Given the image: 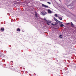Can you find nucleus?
Masks as SVG:
<instances>
[{"instance_id": "39448f33", "label": "nucleus", "mask_w": 76, "mask_h": 76, "mask_svg": "<svg viewBox=\"0 0 76 76\" xmlns=\"http://www.w3.org/2000/svg\"><path fill=\"white\" fill-rule=\"evenodd\" d=\"M71 25L72 27H74V25H73V23H72V22H71Z\"/></svg>"}, {"instance_id": "f257e3e1", "label": "nucleus", "mask_w": 76, "mask_h": 76, "mask_svg": "<svg viewBox=\"0 0 76 76\" xmlns=\"http://www.w3.org/2000/svg\"><path fill=\"white\" fill-rule=\"evenodd\" d=\"M41 13V15H42L43 16H44L46 14H47V13H46L45 12H42Z\"/></svg>"}, {"instance_id": "0eeeda50", "label": "nucleus", "mask_w": 76, "mask_h": 76, "mask_svg": "<svg viewBox=\"0 0 76 76\" xmlns=\"http://www.w3.org/2000/svg\"><path fill=\"white\" fill-rule=\"evenodd\" d=\"M60 26L61 27H63V26H64V25L63 24H61L60 25Z\"/></svg>"}, {"instance_id": "6ab92c4d", "label": "nucleus", "mask_w": 76, "mask_h": 76, "mask_svg": "<svg viewBox=\"0 0 76 76\" xmlns=\"http://www.w3.org/2000/svg\"><path fill=\"white\" fill-rule=\"evenodd\" d=\"M70 6H68V7H69Z\"/></svg>"}, {"instance_id": "f8f14e48", "label": "nucleus", "mask_w": 76, "mask_h": 76, "mask_svg": "<svg viewBox=\"0 0 76 76\" xmlns=\"http://www.w3.org/2000/svg\"><path fill=\"white\" fill-rule=\"evenodd\" d=\"M42 7H45V6H46V5H45L43 4H42Z\"/></svg>"}, {"instance_id": "f03ea898", "label": "nucleus", "mask_w": 76, "mask_h": 76, "mask_svg": "<svg viewBox=\"0 0 76 76\" xmlns=\"http://www.w3.org/2000/svg\"><path fill=\"white\" fill-rule=\"evenodd\" d=\"M51 22V21H47L46 23L47 25H50V23Z\"/></svg>"}, {"instance_id": "20e7f679", "label": "nucleus", "mask_w": 76, "mask_h": 76, "mask_svg": "<svg viewBox=\"0 0 76 76\" xmlns=\"http://www.w3.org/2000/svg\"><path fill=\"white\" fill-rule=\"evenodd\" d=\"M35 16L36 17V18H38V15H37V12H35Z\"/></svg>"}, {"instance_id": "dca6fc26", "label": "nucleus", "mask_w": 76, "mask_h": 76, "mask_svg": "<svg viewBox=\"0 0 76 76\" xmlns=\"http://www.w3.org/2000/svg\"><path fill=\"white\" fill-rule=\"evenodd\" d=\"M48 4H51V3H50V2H48Z\"/></svg>"}, {"instance_id": "4468645a", "label": "nucleus", "mask_w": 76, "mask_h": 76, "mask_svg": "<svg viewBox=\"0 0 76 76\" xmlns=\"http://www.w3.org/2000/svg\"><path fill=\"white\" fill-rule=\"evenodd\" d=\"M1 55H3V54L1 53V52H0V57L1 56Z\"/></svg>"}, {"instance_id": "9d476101", "label": "nucleus", "mask_w": 76, "mask_h": 76, "mask_svg": "<svg viewBox=\"0 0 76 76\" xmlns=\"http://www.w3.org/2000/svg\"><path fill=\"white\" fill-rule=\"evenodd\" d=\"M54 16L55 17H56V18H57L58 17V16H57V14H55Z\"/></svg>"}, {"instance_id": "a211bd4d", "label": "nucleus", "mask_w": 76, "mask_h": 76, "mask_svg": "<svg viewBox=\"0 0 76 76\" xmlns=\"http://www.w3.org/2000/svg\"><path fill=\"white\" fill-rule=\"evenodd\" d=\"M70 24V23H68L66 24V25H69Z\"/></svg>"}, {"instance_id": "6e6552de", "label": "nucleus", "mask_w": 76, "mask_h": 76, "mask_svg": "<svg viewBox=\"0 0 76 76\" xmlns=\"http://www.w3.org/2000/svg\"><path fill=\"white\" fill-rule=\"evenodd\" d=\"M58 18H59V19H60V20H62V19H63V18H62L61 17H58Z\"/></svg>"}, {"instance_id": "2eb2a0df", "label": "nucleus", "mask_w": 76, "mask_h": 76, "mask_svg": "<svg viewBox=\"0 0 76 76\" xmlns=\"http://www.w3.org/2000/svg\"><path fill=\"white\" fill-rule=\"evenodd\" d=\"M55 21H56V22H58V20H57L56 19Z\"/></svg>"}, {"instance_id": "7ed1b4c3", "label": "nucleus", "mask_w": 76, "mask_h": 76, "mask_svg": "<svg viewBox=\"0 0 76 76\" xmlns=\"http://www.w3.org/2000/svg\"><path fill=\"white\" fill-rule=\"evenodd\" d=\"M48 13H52V12L50 9L48 10Z\"/></svg>"}, {"instance_id": "9b49d317", "label": "nucleus", "mask_w": 76, "mask_h": 76, "mask_svg": "<svg viewBox=\"0 0 76 76\" xmlns=\"http://www.w3.org/2000/svg\"><path fill=\"white\" fill-rule=\"evenodd\" d=\"M59 37L60 38H63V36H62V35L61 34L59 35Z\"/></svg>"}, {"instance_id": "423d86ee", "label": "nucleus", "mask_w": 76, "mask_h": 76, "mask_svg": "<svg viewBox=\"0 0 76 76\" xmlns=\"http://www.w3.org/2000/svg\"><path fill=\"white\" fill-rule=\"evenodd\" d=\"M17 31H19L20 32V29L19 28H18L17 30Z\"/></svg>"}, {"instance_id": "ddd939ff", "label": "nucleus", "mask_w": 76, "mask_h": 76, "mask_svg": "<svg viewBox=\"0 0 76 76\" xmlns=\"http://www.w3.org/2000/svg\"><path fill=\"white\" fill-rule=\"evenodd\" d=\"M51 25H53V26H55V25H56V24H53V23H52Z\"/></svg>"}, {"instance_id": "1a4fd4ad", "label": "nucleus", "mask_w": 76, "mask_h": 76, "mask_svg": "<svg viewBox=\"0 0 76 76\" xmlns=\"http://www.w3.org/2000/svg\"><path fill=\"white\" fill-rule=\"evenodd\" d=\"M1 30L2 31H4V28H1Z\"/></svg>"}, {"instance_id": "aec40b11", "label": "nucleus", "mask_w": 76, "mask_h": 76, "mask_svg": "<svg viewBox=\"0 0 76 76\" xmlns=\"http://www.w3.org/2000/svg\"><path fill=\"white\" fill-rule=\"evenodd\" d=\"M59 22H61L60 21H59Z\"/></svg>"}, {"instance_id": "f3484780", "label": "nucleus", "mask_w": 76, "mask_h": 76, "mask_svg": "<svg viewBox=\"0 0 76 76\" xmlns=\"http://www.w3.org/2000/svg\"><path fill=\"white\" fill-rule=\"evenodd\" d=\"M47 7V8H48V6H46L45 7Z\"/></svg>"}]
</instances>
